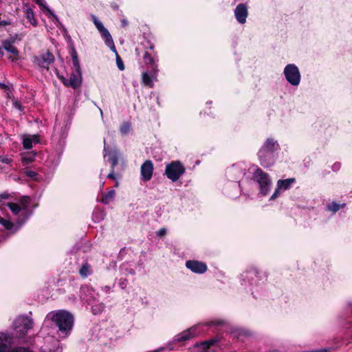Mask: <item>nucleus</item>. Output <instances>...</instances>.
I'll return each instance as SVG.
<instances>
[{"label": "nucleus", "instance_id": "nucleus-1", "mask_svg": "<svg viewBox=\"0 0 352 352\" xmlns=\"http://www.w3.org/2000/svg\"><path fill=\"white\" fill-rule=\"evenodd\" d=\"M46 319L50 320L58 329V333L60 338H65L72 332L74 324V317L68 311L60 309L50 312Z\"/></svg>", "mask_w": 352, "mask_h": 352}, {"label": "nucleus", "instance_id": "nucleus-2", "mask_svg": "<svg viewBox=\"0 0 352 352\" xmlns=\"http://www.w3.org/2000/svg\"><path fill=\"white\" fill-rule=\"evenodd\" d=\"M280 150V145L274 138H267L258 151L261 165L264 168L272 166L276 162V155Z\"/></svg>", "mask_w": 352, "mask_h": 352}, {"label": "nucleus", "instance_id": "nucleus-3", "mask_svg": "<svg viewBox=\"0 0 352 352\" xmlns=\"http://www.w3.org/2000/svg\"><path fill=\"white\" fill-rule=\"evenodd\" d=\"M143 61L148 69L142 74V82L148 87H153V80H156L158 72V58L155 53L151 54L146 51L143 56Z\"/></svg>", "mask_w": 352, "mask_h": 352}, {"label": "nucleus", "instance_id": "nucleus-4", "mask_svg": "<svg viewBox=\"0 0 352 352\" xmlns=\"http://www.w3.org/2000/svg\"><path fill=\"white\" fill-rule=\"evenodd\" d=\"M71 56L75 68V72L72 73L69 79H68V87L76 89L81 86L82 74L78 54L74 47L72 49Z\"/></svg>", "mask_w": 352, "mask_h": 352}, {"label": "nucleus", "instance_id": "nucleus-5", "mask_svg": "<svg viewBox=\"0 0 352 352\" xmlns=\"http://www.w3.org/2000/svg\"><path fill=\"white\" fill-rule=\"evenodd\" d=\"M253 179L258 184L260 193L263 196L267 195L272 184L270 175L257 167L253 173Z\"/></svg>", "mask_w": 352, "mask_h": 352}, {"label": "nucleus", "instance_id": "nucleus-6", "mask_svg": "<svg viewBox=\"0 0 352 352\" xmlns=\"http://www.w3.org/2000/svg\"><path fill=\"white\" fill-rule=\"evenodd\" d=\"M14 327L16 336L23 338L32 329L33 320L28 316H19L15 320Z\"/></svg>", "mask_w": 352, "mask_h": 352}, {"label": "nucleus", "instance_id": "nucleus-7", "mask_svg": "<svg viewBox=\"0 0 352 352\" xmlns=\"http://www.w3.org/2000/svg\"><path fill=\"white\" fill-rule=\"evenodd\" d=\"M263 276L260 274L259 271L255 267H251L245 271L241 275V285L252 287L258 284V281L261 280Z\"/></svg>", "mask_w": 352, "mask_h": 352}, {"label": "nucleus", "instance_id": "nucleus-8", "mask_svg": "<svg viewBox=\"0 0 352 352\" xmlns=\"http://www.w3.org/2000/svg\"><path fill=\"white\" fill-rule=\"evenodd\" d=\"M246 166L243 162L233 164L226 169V176L232 182L239 184L240 179L245 175Z\"/></svg>", "mask_w": 352, "mask_h": 352}, {"label": "nucleus", "instance_id": "nucleus-9", "mask_svg": "<svg viewBox=\"0 0 352 352\" xmlns=\"http://www.w3.org/2000/svg\"><path fill=\"white\" fill-rule=\"evenodd\" d=\"M283 74L287 81L293 86L300 84L301 76L299 69L295 64H288L284 68Z\"/></svg>", "mask_w": 352, "mask_h": 352}, {"label": "nucleus", "instance_id": "nucleus-10", "mask_svg": "<svg viewBox=\"0 0 352 352\" xmlns=\"http://www.w3.org/2000/svg\"><path fill=\"white\" fill-rule=\"evenodd\" d=\"M119 156V153L116 151H113L109 153L108 159V161L111 164V171L107 177L108 179L116 181L115 187H118L119 185V182L117 181V179L122 176L120 173H117L116 171V166L118 164Z\"/></svg>", "mask_w": 352, "mask_h": 352}, {"label": "nucleus", "instance_id": "nucleus-11", "mask_svg": "<svg viewBox=\"0 0 352 352\" xmlns=\"http://www.w3.org/2000/svg\"><path fill=\"white\" fill-rule=\"evenodd\" d=\"M201 327L202 326L201 324L195 325L182 331L179 334H177V347L182 345L183 342L188 341L201 333Z\"/></svg>", "mask_w": 352, "mask_h": 352}, {"label": "nucleus", "instance_id": "nucleus-12", "mask_svg": "<svg viewBox=\"0 0 352 352\" xmlns=\"http://www.w3.org/2000/svg\"><path fill=\"white\" fill-rule=\"evenodd\" d=\"M54 60V55L50 52L34 58V63L39 67L48 69L49 66Z\"/></svg>", "mask_w": 352, "mask_h": 352}, {"label": "nucleus", "instance_id": "nucleus-13", "mask_svg": "<svg viewBox=\"0 0 352 352\" xmlns=\"http://www.w3.org/2000/svg\"><path fill=\"white\" fill-rule=\"evenodd\" d=\"M100 32L101 36L104 41L105 44L114 52H116V49L114 45L113 38L109 32L108 30L103 26V23H94Z\"/></svg>", "mask_w": 352, "mask_h": 352}, {"label": "nucleus", "instance_id": "nucleus-14", "mask_svg": "<svg viewBox=\"0 0 352 352\" xmlns=\"http://www.w3.org/2000/svg\"><path fill=\"white\" fill-rule=\"evenodd\" d=\"M186 267L196 274H204L208 270V267L205 263L196 260L187 261L186 262Z\"/></svg>", "mask_w": 352, "mask_h": 352}, {"label": "nucleus", "instance_id": "nucleus-15", "mask_svg": "<svg viewBox=\"0 0 352 352\" xmlns=\"http://www.w3.org/2000/svg\"><path fill=\"white\" fill-rule=\"evenodd\" d=\"M153 169L154 167L151 160H146L140 168L142 180L144 182L149 181L152 178Z\"/></svg>", "mask_w": 352, "mask_h": 352}, {"label": "nucleus", "instance_id": "nucleus-16", "mask_svg": "<svg viewBox=\"0 0 352 352\" xmlns=\"http://www.w3.org/2000/svg\"><path fill=\"white\" fill-rule=\"evenodd\" d=\"M296 182L295 178H288L286 179H279L277 182V188L274 192L270 197V200H274L277 198L280 190H288L291 188L292 185Z\"/></svg>", "mask_w": 352, "mask_h": 352}, {"label": "nucleus", "instance_id": "nucleus-17", "mask_svg": "<svg viewBox=\"0 0 352 352\" xmlns=\"http://www.w3.org/2000/svg\"><path fill=\"white\" fill-rule=\"evenodd\" d=\"M223 192L228 197H236L240 194V185L236 182L228 183L224 186Z\"/></svg>", "mask_w": 352, "mask_h": 352}, {"label": "nucleus", "instance_id": "nucleus-18", "mask_svg": "<svg viewBox=\"0 0 352 352\" xmlns=\"http://www.w3.org/2000/svg\"><path fill=\"white\" fill-rule=\"evenodd\" d=\"M14 40L9 41L6 40L3 41L2 45L3 47L6 50L8 53H10L14 57L10 56L9 58L14 61L17 59L19 52V50L13 45Z\"/></svg>", "mask_w": 352, "mask_h": 352}, {"label": "nucleus", "instance_id": "nucleus-19", "mask_svg": "<svg viewBox=\"0 0 352 352\" xmlns=\"http://www.w3.org/2000/svg\"><path fill=\"white\" fill-rule=\"evenodd\" d=\"M234 14L238 22H245L248 16L247 6L243 3L238 5L235 8Z\"/></svg>", "mask_w": 352, "mask_h": 352}, {"label": "nucleus", "instance_id": "nucleus-20", "mask_svg": "<svg viewBox=\"0 0 352 352\" xmlns=\"http://www.w3.org/2000/svg\"><path fill=\"white\" fill-rule=\"evenodd\" d=\"M40 7L41 10L44 14L48 16L50 20L58 21V17L53 12L47 7L45 0H34Z\"/></svg>", "mask_w": 352, "mask_h": 352}, {"label": "nucleus", "instance_id": "nucleus-21", "mask_svg": "<svg viewBox=\"0 0 352 352\" xmlns=\"http://www.w3.org/2000/svg\"><path fill=\"white\" fill-rule=\"evenodd\" d=\"M6 206L10 209L14 214H19V217H21V219L18 220L20 224H22L25 222L23 221V219L25 217L24 209L19 204L16 203H8Z\"/></svg>", "mask_w": 352, "mask_h": 352}, {"label": "nucleus", "instance_id": "nucleus-22", "mask_svg": "<svg viewBox=\"0 0 352 352\" xmlns=\"http://www.w3.org/2000/svg\"><path fill=\"white\" fill-rule=\"evenodd\" d=\"M11 338L4 333H0V352H8Z\"/></svg>", "mask_w": 352, "mask_h": 352}, {"label": "nucleus", "instance_id": "nucleus-23", "mask_svg": "<svg viewBox=\"0 0 352 352\" xmlns=\"http://www.w3.org/2000/svg\"><path fill=\"white\" fill-rule=\"evenodd\" d=\"M165 175L173 182H176V161H173L166 165Z\"/></svg>", "mask_w": 352, "mask_h": 352}, {"label": "nucleus", "instance_id": "nucleus-24", "mask_svg": "<svg viewBox=\"0 0 352 352\" xmlns=\"http://www.w3.org/2000/svg\"><path fill=\"white\" fill-rule=\"evenodd\" d=\"M30 202V198L28 196H23L19 200V205L24 209L25 217L23 221H25L30 216L31 213L28 209V204Z\"/></svg>", "mask_w": 352, "mask_h": 352}, {"label": "nucleus", "instance_id": "nucleus-25", "mask_svg": "<svg viewBox=\"0 0 352 352\" xmlns=\"http://www.w3.org/2000/svg\"><path fill=\"white\" fill-rule=\"evenodd\" d=\"M115 196L116 191L114 190H110L107 192H102L100 201L103 204H109L114 200Z\"/></svg>", "mask_w": 352, "mask_h": 352}, {"label": "nucleus", "instance_id": "nucleus-26", "mask_svg": "<svg viewBox=\"0 0 352 352\" xmlns=\"http://www.w3.org/2000/svg\"><path fill=\"white\" fill-rule=\"evenodd\" d=\"M11 352H34L31 351L28 348L25 347H18L13 349ZM40 352H62V349L59 347L50 349V348H43Z\"/></svg>", "mask_w": 352, "mask_h": 352}, {"label": "nucleus", "instance_id": "nucleus-27", "mask_svg": "<svg viewBox=\"0 0 352 352\" xmlns=\"http://www.w3.org/2000/svg\"><path fill=\"white\" fill-rule=\"evenodd\" d=\"M36 153L35 151H30L25 153L22 156V164L23 166H27L33 162L35 160Z\"/></svg>", "mask_w": 352, "mask_h": 352}, {"label": "nucleus", "instance_id": "nucleus-28", "mask_svg": "<svg viewBox=\"0 0 352 352\" xmlns=\"http://www.w3.org/2000/svg\"><path fill=\"white\" fill-rule=\"evenodd\" d=\"M346 206V204H338L336 201H331L326 206V210L330 211L332 214H335L336 212Z\"/></svg>", "mask_w": 352, "mask_h": 352}, {"label": "nucleus", "instance_id": "nucleus-29", "mask_svg": "<svg viewBox=\"0 0 352 352\" xmlns=\"http://www.w3.org/2000/svg\"><path fill=\"white\" fill-rule=\"evenodd\" d=\"M79 274L82 278H86L91 274V266L87 262L82 265L79 270Z\"/></svg>", "mask_w": 352, "mask_h": 352}, {"label": "nucleus", "instance_id": "nucleus-30", "mask_svg": "<svg viewBox=\"0 0 352 352\" xmlns=\"http://www.w3.org/2000/svg\"><path fill=\"white\" fill-rule=\"evenodd\" d=\"M0 224L8 230H11L13 228V223L8 219H6L0 216Z\"/></svg>", "mask_w": 352, "mask_h": 352}, {"label": "nucleus", "instance_id": "nucleus-31", "mask_svg": "<svg viewBox=\"0 0 352 352\" xmlns=\"http://www.w3.org/2000/svg\"><path fill=\"white\" fill-rule=\"evenodd\" d=\"M146 45H145V51H147L148 53L153 54L155 53L157 55V53L154 51L155 49V45L151 41H146Z\"/></svg>", "mask_w": 352, "mask_h": 352}, {"label": "nucleus", "instance_id": "nucleus-32", "mask_svg": "<svg viewBox=\"0 0 352 352\" xmlns=\"http://www.w3.org/2000/svg\"><path fill=\"white\" fill-rule=\"evenodd\" d=\"M131 125L129 122H124L120 128V131L122 134L126 135L130 131Z\"/></svg>", "mask_w": 352, "mask_h": 352}, {"label": "nucleus", "instance_id": "nucleus-33", "mask_svg": "<svg viewBox=\"0 0 352 352\" xmlns=\"http://www.w3.org/2000/svg\"><path fill=\"white\" fill-rule=\"evenodd\" d=\"M23 146L25 149H30L32 147V139L31 138H25L23 141Z\"/></svg>", "mask_w": 352, "mask_h": 352}, {"label": "nucleus", "instance_id": "nucleus-34", "mask_svg": "<svg viewBox=\"0 0 352 352\" xmlns=\"http://www.w3.org/2000/svg\"><path fill=\"white\" fill-rule=\"evenodd\" d=\"M185 168L181 162L177 160V181L179 177L184 173Z\"/></svg>", "mask_w": 352, "mask_h": 352}, {"label": "nucleus", "instance_id": "nucleus-35", "mask_svg": "<svg viewBox=\"0 0 352 352\" xmlns=\"http://www.w3.org/2000/svg\"><path fill=\"white\" fill-rule=\"evenodd\" d=\"M116 54V64L118 69L121 71L124 69V65L123 61L122 60L120 56L118 54L117 52H115Z\"/></svg>", "mask_w": 352, "mask_h": 352}, {"label": "nucleus", "instance_id": "nucleus-36", "mask_svg": "<svg viewBox=\"0 0 352 352\" xmlns=\"http://www.w3.org/2000/svg\"><path fill=\"white\" fill-rule=\"evenodd\" d=\"M25 174L27 177L34 179V180H36V176H37V173L34 171V170H26L25 171Z\"/></svg>", "mask_w": 352, "mask_h": 352}, {"label": "nucleus", "instance_id": "nucleus-37", "mask_svg": "<svg viewBox=\"0 0 352 352\" xmlns=\"http://www.w3.org/2000/svg\"><path fill=\"white\" fill-rule=\"evenodd\" d=\"M25 14H26L27 19L29 21H31L32 20L34 19V13H33V11L30 8L26 9Z\"/></svg>", "mask_w": 352, "mask_h": 352}, {"label": "nucleus", "instance_id": "nucleus-38", "mask_svg": "<svg viewBox=\"0 0 352 352\" xmlns=\"http://www.w3.org/2000/svg\"><path fill=\"white\" fill-rule=\"evenodd\" d=\"M57 77L65 87H68V79L67 78H65L62 75H59L58 74H57Z\"/></svg>", "mask_w": 352, "mask_h": 352}, {"label": "nucleus", "instance_id": "nucleus-39", "mask_svg": "<svg viewBox=\"0 0 352 352\" xmlns=\"http://www.w3.org/2000/svg\"><path fill=\"white\" fill-rule=\"evenodd\" d=\"M57 77L65 87H68V79L67 78H65L62 75H59L58 74H57Z\"/></svg>", "mask_w": 352, "mask_h": 352}, {"label": "nucleus", "instance_id": "nucleus-40", "mask_svg": "<svg viewBox=\"0 0 352 352\" xmlns=\"http://www.w3.org/2000/svg\"><path fill=\"white\" fill-rule=\"evenodd\" d=\"M119 285L122 289H124L127 286V280L126 278H120Z\"/></svg>", "mask_w": 352, "mask_h": 352}, {"label": "nucleus", "instance_id": "nucleus-41", "mask_svg": "<svg viewBox=\"0 0 352 352\" xmlns=\"http://www.w3.org/2000/svg\"><path fill=\"white\" fill-rule=\"evenodd\" d=\"M0 161L4 164H10L12 162V159L0 156Z\"/></svg>", "mask_w": 352, "mask_h": 352}, {"label": "nucleus", "instance_id": "nucleus-42", "mask_svg": "<svg viewBox=\"0 0 352 352\" xmlns=\"http://www.w3.org/2000/svg\"><path fill=\"white\" fill-rule=\"evenodd\" d=\"M341 164L340 162H336L331 167L332 170L336 172L340 170Z\"/></svg>", "mask_w": 352, "mask_h": 352}, {"label": "nucleus", "instance_id": "nucleus-43", "mask_svg": "<svg viewBox=\"0 0 352 352\" xmlns=\"http://www.w3.org/2000/svg\"><path fill=\"white\" fill-rule=\"evenodd\" d=\"M166 233V230L165 228H161L157 232V235L160 237L164 236Z\"/></svg>", "mask_w": 352, "mask_h": 352}, {"label": "nucleus", "instance_id": "nucleus-44", "mask_svg": "<svg viewBox=\"0 0 352 352\" xmlns=\"http://www.w3.org/2000/svg\"><path fill=\"white\" fill-rule=\"evenodd\" d=\"M31 138L32 139V143L33 142L35 143V144L39 143V141H40L39 135H34Z\"/></svg>", "mask_w": 352, "mask_h": 352}, {"label": "nucleus", "instance_id": "nucleus-45", "mask_svg": "<svg viewBox=\"0 0 352 352\" xmlns=\"http://www.w3.org/2000/svg\"><path fill=\"white\" fill-rule=\"evenodd\" d=\"M221 323L222 322L221 321H217V322L212 321V322L207 323L206 325L207 326L220 325V324H221Z\"/></svg>", "mask_w": 352, "mask_h": 352}, {"label": "nucleus", "instance_id": "nucleus-46", "mask_svg": "<svg viewBox=\"0 0 352 352\" xmlns=\"http://www.w3.org/2000/svg\"><path fill=\"white\" fill-rule=\"evenodd\" d=\"M14 106L15 108H16V109H18L19 110H21L22 105H21L20 102H19V101L14 102Z\"/></svg>", "mask_w": 352, "mask_h": 352}, {"label": "nucleus", "instance_id": "nucleus-47", "mask_svg": "<svg viewBox=\"0 0 352 352\" xmlns=\"http://www.w3.org/2000/svg\"><path fill=\"white\" fill-rule=\"evenodd\" d=\"M0 198L7 199L9 198V195L8 193H2L0 195Z\"/></svg>", "mask_w": 352, "mask_h": 352}, {"label": "nucleus", "instance_id": "nucleus-48", "mask_svg": "<svg viewBox=\"0 0 352 352\" xmlns=\"http://www.w3.org/2000/svg\"><path fill=\"white\" fill-rule=\"evenodd\" d=\"M89 289V287H87V286H82V287H80V290H81V292L88 291Z\"/></svg>", "mask_w": 352, "mask_h": 352}, {"label": "nucleus", "instance_id": "nucleus-49", "mask_svg": "<svg viewBox=\"0 0 352 352\" xmlns=\"http://www.w3.org/2000/svg\"><path fill=\"white\" fill-rule=\"evenodd\" d=\"M126 270L128 273H129L131 274H135V270L133 269H129V270L126 269Z\"/></svg>", "mask_w": 352, "mask_h": 352}, {"label": "nucleus", "instance_id": "nucleus-50", "mask_svg": "<svg viewBox=\"0 0 352 352\" xmlns=\"http://www.w3.org/2000/svg\"><path fill=\"white\" fill-rule=\"evenodd\" d=\"M92 311L94 314H96L100 310L97 311V309L96 307H92Z\"/></svg>", "mask_w": 352, "mask_h": 352}, {"label": "nucleus", "instance_id": "nucleus-51", "mask_svg": "<svg viewBox=\"0 0 352 352\" xmlns=\"http://www.w3.org/2000/svg\"><path fill=\"white\" fill-rule=\"evenodd\" d=\"M125 251H126V248H122V249L120 251L119 254H120V255L122 254Z\"/></svg>", "mask_w": 352, "mask_h": 352}, {"label": "nucleus", "instance_id": "nucleus-52", "mask_svg": "<svg viewBox=\"0 0 352 352\" xmlns=\"http://www.w3.org/2000/svg\"><path fill=\"white\" fill-rule=\"evenodd\" d=\"M3 56V52L1 50V47H0V57H2Z\"/></svg>", "mask_w": 352, "mask_h": 352}, {"label": "nucleus", "instance_id": "nucleus-53", "mask_svg": "<svg viewBox=\"0 0 352 352\" xmlns=\"http://www.w3.org/2000/svg\"><path fill=\"white\" fill-rule=\"evenodd\" d=\"M346 328H349V329H352V323L351 322H349V326H346L345 327Z\"/></svg>", "mask_w": 352, "mask_h": 352}, {"label": "nucleus", "instance_id": "nucleus-54", "mask_svg": "<svg viewBox=\"0 0 352 352\" xmlns=\"http://www.w3.org/2000/svg\"><path fill=\"white\" fill-rule=\"evenodd\" d=\"M92 17L94 23L98 22L95 16H93Z\"/></svg>", "mask_w": 352, "mask_h": 352}, {"label": "nucleus", "instance_id": "nucleus-55", "mask_svg": "<svg viewBox=\"0 0 352 352\" xmlns=\"http://www.w3.org/2000/svg\"><path fill=\"white\" fill-rule=\"evenodd\" d=\"M80 298H82V300H85L86 301H88V300H87V299H85V298H83V297L82 296V295H80Z\"/></svg>", "mask_w": 352, "mask_h": 352}, {"label": "nucleus", "instance_id": "nucleus-56", "mask_svg": "<svg viewBox=\"0 0 352 352\" xmlns=\"http://www.w3.org/2000/svg\"><path fill=\"white\" fill-rule=\"evenodd\" d=\"M104 145L106 144V140H104ZM104 150L105 151L106 150V146H104Z\"/></svg>", "mask_w": 352, "mask_h": 352}, {"label": "nucleus", "instance_id": "nucleus-57", "mask_svg": "<svg viewBox=\"0 0 352 352\" xmlns=\"http://www.w3.org/2000/svg\"><path fill=\"white\" fill-rule=\"evenodd\" d=\"M7 24H8V23H0V25H7Z\"/></svg>", "mask_w": 352, "mask_h": 352}, {"label": "nucleus", "instance_id": "nucleus-58", "mask_svg": "<svg viewBox=\"0 0 352 352\" xmlns=\"http://www.w3.org/2000/svg\"><path fill=\"white\" fill-rule=\"evenodd\" d=\"M32 24L34 25H36L37 23H32Z\"/></svg>", "mask_w": 352, "mask_h": 352}]
</instances>
